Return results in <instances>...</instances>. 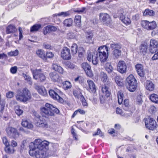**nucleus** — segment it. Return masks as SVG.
<instances>
[{
  "instance_id": "1",
  "label": "nucleus",
  "mask_w": 158,
  "mask_h": 158,
  "mask_svg": "<svg viewBox=\"0 0 158 158\" xmlns=\"http://www.w3.org/2000/svg\"><path fill=\"white\" fill-rule=\"evenodd\" d=\"M33 144V147L30 146V147L29 152L30 155L36 158H46L48 156L49 142L36 139L35 140Z\"/></svg>"
},
{
  "instance_id": "2",
  "label": "nucleus",
  "mask_w": 158,
  "mask_h": 158,
  "mask_svg": "<svg viewBox=\"0 0 158 158\" xmlns=\"http://www.w3.org/2000/svg\"><path fill=\"white\" fill-rule=\"evenodd\" d=\"M45 106V107H42L40 108L41 114L43 117L54 116L55 114H58L60 112L59 110L52 104L47 103Z\"/></svg>"
},
{
  "instance_id": "3",
  "label": "nucleus",
  "mask_w": 158,
  "mask_h": 158,
  "mask_svg": "<svg viewBox=\"0 0 158 158\" xmlns=\"http://www.w3.org/2000/svg\"><path fill=\"white\" fill-rule=\"evenodd\" d=\"M31 98L30 91L25 87L21 90H19L18 94L15 95L16 100L20 102H26L30 100Z\"/></svg>"
},
{
  "instance_id": "4",
  "label": "nucleus",
  "mask_w": 158,
  "mask_h": 158,
  "mask_svg": "<svg viewBox=\"0 0 158 158\" xmlns=\"http://www.w3.org/2000/svg\"><path fill=\"white\" fill-rule=\"evenodd\" d=\"M49 94L50 97L54 100L57 101L61 104L66 103L67 101L61 97L63 94V93L59 89L55 88L54 89L49 90Z\"/></svg>"
},
{
  "instance_id": "5",
  "label": "nucleus",
  "mask_w": 158,
  "mask_h": 158,
  "mask_svg": "<svg viewBox=\"0 0 158 158\" xmlns=\"http://www.w3.org/2000/svg\"><path fill=\"white\" fill-rule=\"evenodd\" d=\"M126 87L131 92L135 91L137 89L138 83L136 79L132 74H130L126 80Z\"/></svg>"
},
{
  "instance_id": "6",
  "label": "nucleus",
  "mask_w": 158,
  "mask_h": 158,
  "mask_svg": "<svg viewBox=\"0 0 158 158\" xmlns=\"http://www.w3.org/2000/svg\"><path fill=\"white\" fill-rule=\"evenodd\" d=\"M96 54L100 59L101 62L106 61L108 56V47L105 45L99 47Z\"/></svg>"
},
{
  "instance_id": "7",
  "label": "nucleus",
  "mask_w": 158,
  "mask_h": 158,
  "mask_svg": "<svg viewBox=\"0 0 158 158\" xmlns=\"http://www.w3.org/2000/svg\"><path fill=\"white\" fill-rule=\"evenodd\" d=\"M110 48L113 50L111 53L112 57L114 59H118L121 55V44L119 43L113 42L110 44Z\"/></svg>"
},
{
  "instance_id": "8",
  "label": "nucleus",
  "mask_w": 158,
  "mask_h": 158,
  "mask_svg": "<svg viewBox=\"0 0 158 158\" xmlns=\"http://www.w3.org/2000/svg\"><path fill=\"white\" fill-rule=\"evenodd\" d=\"M34 119L35 124L37 127L44 129L47 128L48 124L47 121L39 114L35 113Z\"/></svg>"
},
{
  "instance_id": "9",
  "label": "nucleus",
  "mask_w": 158,
  "mask_h": 158,
  "mask_svg": "<svg viewBox=\"0 0 158 158\" xmlns=\"http://www.w3.org/2000/svg\"><path fill=\"white\" fill-rule=\"evenodd\" d=\"M109 88L106 87V86L104 87H102L101 91L103 94L100 95L99 96V99L101 104H104L110 99L111 93L109 90Z\"/></svg>"
},
{
  "instance_id": "10",
  "label": "nucleus",
  "mask_w": 158,
  "mask_h": 158,
  "mask_svg": "<svg viewBox=\"0 0 158 158\" xmlns=\"http://www.w3.org/2000/svg\"><path fill=\"white\" fill-rule=\"evenodd\" d=\"M141 27L148 30H152L155 29L157 26L156 22L154 21L150 22L146 20H142L140 23Z\"/></svg>"
},
{
  "instance_id": "11",
  "label": "nucleus",
  "mask_w": 158,
  "mask_h": 158,
  "mask_svg": "<svg viewBox=\"0 0 158 158\" xmlns=\"http://www.w3.org/2000/svg\"><path fill=\"white\" fill-rule=\"evenodd\" d=\"M145 126L148 130L153 131L158 127V124L156 121L152 118L146 119L145 120Z\"/></svg>"
},
{
  "instance_id": "12",
  "label": "nucleus",
  "mask_w": 158,
  "mask_h": 158,
  "mask_svg": "<svg viewBox=\"0 0 158 158\" xmlns=\"http://www.w3.org/2000/svg\"><path fill=\"white\" fill-rule=\"evenodd\" d=\"M5 131L7 135L11 136L14 139L18 137L20 134L16 128L12 127H7L6 128Z\"/></svg>"
},
{
  "instance_id": "13",
  "label": "nucleus",
  "mask_w": 158,
  "mask_h": 158,
  "mask_svg": "<svg viewBox=\"0 0 158 158\" xmlns=\"http://www.w3.org/2000/svg\"><path fill=\"white\" fill-rule=\"evenodd\" d=\"M100 20L104 25L106 26L111 24L112 20L110 15L106 13H100L99 14Z\"/></svg>"
},
{
  "instance_id": "14",
  "label": "nucleus",
  "mask_w": 158,
  "mask_h": 158,
  "mask_svg": "<svg viewBox=\"0 0 158 158\" xmlns=\"http://www.w3.org/2000/svg\"><path fill=\"white\" fill-rule=\"evenodd\" d=\"M100 78L101 81L104 83V85L102 87H104L106 86L109 88V86L112 83L110 79L108 77L107 74L104 72H101L100 75Z\"/></svg>"
},
{
  "instance_id": "15",
  "label": "nucleus",
  "mask_w": 158,
  "mask_h": 158,
  "mask_svg": "<svg viewBox=\"0 0 158 158\" xmlns=\"http://www.w3.org/2000/svg\"><path fill=\"white\" fill-rule=\"evenodd\" d=\"M49 76L51 81L54 83L61 84L63 81L61 77L56 72H51L49 73Z\"/></svg>"
},
{
  "instance_id": "16",
  "label": "nucleus",
  "mask_w": 158,
  "mask_h": 158,
  "mask_svg": "<svg viewBox=\"0 0 158 158\" xmlns=\"http://www.w3.org/2000/svg\"><path fill=\"white\" fill-rule=\"evenodd\" d=\"M81 67L84 70L86 75L91 78L94 76L93 72L90 65L87 62H83L81 64Z\"/></svg>"
},
{
  "instance_id": "17",
  "label": "nucleus",
  "mask_w": 158,
  "mask_h": 158,
  "mask_svg": "<svg viewBox=\"0 0 158 158\" xmlns=\"http://www.w3.org/2000/svg\"><path fill=\"white\" fill-rule=\"evenodd\" d=\"M117 70L121 74L126 73L127 72V65L124 60H120L117 64Z\"/></svg>"
},
{
  "instance_id": "18",
  "label": "nucleus",
  "mask_w": 158,
  "mask_h": 158,
  "mask_svg": "<svg viewBox=\"0 0 158 158\" xmlns=\"http://www.w3.org/2000/svg\"><path fill=\"white\" fill-rule=\"evenodd\" d=\"M61 56L64 60H69L71 59V56L70 49L66 47H64L61 52Z\"/></svg>"
},
{
  "instance_id": "19",
  "label": "nucleus",
  "mask_w": 158,
  "mask_h": 158,
  "mask_svg": "<svg viewBox=\"0 0 158 158\" xmlns=\"http://www.w3.org/2000/svg\"><path fill=\"white\" fill-rule=\"evenodd\" d=\"M33 74L34 78L39 79L41 81H44L46 79V77L44 74L42 73V70L40 69L35 70Z\"/></svg>"
},
{
  "instance_id": "20",
  "label": "nucleus",
  "mask_w": 158,
  "mask_h": 158,
  "mask_svg": "<svg viewBox=\"0 0 158 158\" xmlns=\"http://www.w3.org/2000/svg\"><path fill=\"white\" fill-rule=\"evenodd\" d=\"M158 48V42L154 39H151L150 41L149 51L152 54L154 53L156 50Z\"/></svg>"
},
{
  "instance_id": "21",
  "label": "nucleus",
  "mask_w": 158,
  "mask_h": 158,
  "mask_svg": "<svg viewBox=\"0 0 158 158\" xmlns=\"http://www.w3.org/2000/svg\"><path fill=\"white\" fill-rule=\"evenodd\" d=\"M88 86L87 87V90L91 93L95 94L96 92V86L94 82L92 80H87Z\"/></svg>"
},
{
  "instance_id": "22",
  "label": "nucleus",
  "mask_w": 158,
  "mask_h": 158,
  "mask_svg": "<svg viewBox=\"0 0 158 158\" xmlns=\"http://www.w3.org/2000/svg\"><path fill=\"white\" fill-rule=\"evenodd\" d=\"M135 66L138 75L141 77H143L145 75V71L142 64H137Z\"/></svg>"
},
{
  "instance_id": "23",
  "label": "nucleus",
  "mask_w": 158,
  "mask_h": 158,
  "mask_svg": "<svg viewBox=\"0 0 158 158\" xmlns=\"http://www.w3.org/2000/svg\"><path fill=\"white\" fill-rule=\"evenodd\" d=\"M57 28L55 27L52 25H47L44 27L43 30V33L46 35L52 31H55L57 30Z\"/></svg>"
},
{
  "instance_id": "24",
  "label": "nucleus",
  "mask_w": 158,
  "mask_h": 158,
  "mask_svg": "<svg viewBox=\"0 0 158 158\" xmlns=\"http://www.w3.org/2000/svg\"><path fill=\"white\" fill-rule=\"evenodd\" d=\"M21 124L23 127L28 129H32L33 128L32 123L27 119H22Z\"/></svg>"
},
{
  "instance_id": "25",
  "label": "nucleus",
  "mask_w": 158,
  "mask_h": 158,
  "mask_svg": "<svg viewBox=\"0 0 158 158\" xmlns=\"http://www.w3.org/2000/svg\"><path fill=\"white\" fill-rule=\"evenodd\" d=\"M35 89L37 91L39 94L44 96H47V91L44 86H36Z\"/></svg>"
},
{
  "instance_id": "26",
  "label": "nucleus",
  "mask_w": 158,
  "mask_h": 158,
  "mask_svg": "<svg viewBox=\"0 0 158 158\" xmlns=\"http://www.w3.org/2000/svg\"><path fill=\"white\" fill-rule=\"evenodd\" d=\"M119 19L122 22L127 25H130L131 23L130 18L127 16H125L122 13L120 14Z\"/></svg>"
},
{
  "instance_id": "27",
  "label": "nucleus",
  "mask_w": 158,
  "mask_h": 158,
  "mask_svg": "<svg viewBox=\"0 0 158 158\" xmlns=\"http://www.w3.org/2000/svg\"><path fill=\"white\" fill-rule=\"evenodd\" d=\"M81 16L79 15H76L75 16L74 19V22L76 27L80 28L81 27Z\"/></svg>"
},
{
  "instance_id": "28",
  "label": "nucleus",
  "mask_w": 158,
  "mask_h": 158,
  "mask_svg": "<svg viewBox=\"0 0 158 158\" xmlns=\"http://www.w3.org/2000/svg\"><path fill=\"white\" fill-rule=\"evenodd\" d=\"M52 68L55 72H58L60 74H63L64 72L63 68L57 64H53L52 65Z\"/></svg>"
},
{
  "instance_id": "29",
  "label": "nucleus",
  "mask_w": 158,
  "mask_h": 158,
  "mask_svg": "<svg viewBox=\"0 0 158 158\" xmlns=\"http://www.w3.org/2000/svg\"><path fill=\"white\" fill-rule=\"evenodd\" d=\"M146 89L149 91H152L155 89V85L152 81L147 80L145 85Z\"/></svg>"
},
{
  "instance_id": "30",
  "label": "nucleus",
  "mask_w": 158,
  "mask_h": 158,
  "mask_svg": "<svg viewBox=\"0 0 158 158\" xmlns=\"http://www.w3.org/2000/svg\"><path fill=\"white\" fill-rule=\"evenodd\" d=\"M147 51L148 46L144 44H141L139 47L140 53L144 56L146 54Z\"/></svg>"
},
{
  "instance_id": "31",
  "label": "nucleus",
  "mask_w": 158,
  "mask_h": 158,
  "mask_svg": "<svg viewBox=\"0 0 158 158\" xmlns=\"http://www.w3.org/2000/svg\"><path fill=\"white\" fill-rule=\"evenodd\" d=\"M17 31V29L15 26L10 24L6 27V33L7 34L14 33L16 32Z\"/></svg>"
},
{
  "instance_id": "32",
  "label": "nucleus",
  "mask_w": 158,
  "mask_h": 158,
  "mask_svg": "<svg viewBox=\"0 0 158 158\" xmlns=\"http://www.w3.org/2000/svg\"><path fill=\"white\" fill-rule=\"evenodd\" d=\"M143 13L144 16H153L155 15V13L153 10L149 9H145L143 11Z\"/></svg>"
},
{
  "instance_id": "33",
  "label": "nucleus",
  "mask_w": 158,
  "mask_h": 158,
  "mask_svg": "<svg viewBox=\"0 0 158 158\" xmlns=\"http://www.w3.org/2000/svg\"><path fill=\"white\" fill-rule=\"evenodd\" d=\"M36 54L40 58L45 60V52L44 50L41 49H38L36 51Z\"/></svg>"
},
{
  "instance_id": "34",
  "label": "nucleus",
  "mask_w": 158,
  "mask_h": 158,
  "mask_svg": "<svg viewBox=\"0 0 158 158\" xmlns=\"http://www.w3.org/2000/svg\"><path fill=\"white\" fill-rule=\"evenodd\" d=\"M73 94L75 98L78 99H80L82 96H83L81 92L80 89H77L73 90Z\"/></svg>"
},
{
  "instance_id": "35",
  "label": "nucleus",
  "mask_w": 158,
  "mask_h": 158,
  "mask_svg": "<svg viewBox=\"0 0 158 158\" xmlns=\"http://www.w3.org/2000/svg\"><path fill=\"white\" fill-rule=\"evenodd\" d=\"M4 150L6 153L9 154H13L15 151L14 148L12 147L10 144L5 146Z\"/></svg>"
},
{
  "instance_id": "36",
  "label": "nucleus",
  "mask_w": 158,
  "mask_h": 158,
  "mask_svg": "<svg viewBox=\"0 0 158 158\" xmlns=\"http://www.w3.org/2000/svg\"><path fill=\"white\" fill-rule=\"evenodd\" d=\"M122 104V107L123 109L125 111H128L130 107L129 100L127 99H125L123 103Z\"/></svg>"
},
{
  "instance_id": "37",
  "label": "nucleus",
  "mask_w": 158,
  "mask_h": 158,
  "mask_svg": "<svg viewBox=\"0 0 158 158\" xmlns=\"http://www.w3.org/2000/svg\"><path fill=\"white\" fill-rule=\"evenodd\" d=\"M150 100L152 102L157 103H158V95L155 94H152L150 95Z\"/></svg>"
},
{
  "instance_id": "38",
  "label": "nucleus",
  "mask_w": 158,
  "mask_h": 158,
  "mask_svg": "<svg viewBox=\"0 0 158 158\" xmlns=\"http://www.w3.org/2000/svg\"><path fill=\"white\" fill-rule=\"evenodd\" d=\"M93 36V33L87 32H86V42L87 43H91Z\"/></svg>"
},
{
  "instance_id": "39",
  "label": "nucleus",
  "mask_w": 158,
  "mask_h": 158,
  "mask_svg": "<svg viewBox=\"0 0 158 158\" xmlns=\"http://www.w3.org/2000/svg\"><path fill=\"white\" fill-rule=\"evenodd\" d=\"M73 23V20L71 18L65 19L63 23L64 25L67 27H70L72 26Z\"/></svg>"
},
{
  "instance_id": "40",
  "label": "nucleus",
  "mask_w": 158,
  "mask_h": 158,
  "mask_svg": "<svg viewBox=\"0 0 158 158\" xmlns=\"http://www.w3.org/2000/svg\"><path fill=\"white\" fill-rule=\"evenodd\" d=\"M114 79L116 83L118 86H122L123 85V80L120 77L117 76L115 77Z\"/></svg>"
},
{
  "instance_id": "41",
  "label": "nucleus",
  "mask_w": 158,
  "mask_h": 158,
  "mask_svg": "<svg viewBox=\"0 0 158 158\" xmlns=\"http://www.w3.org/2000/svg\"><path fill=\"white\" fill-rule=\"evenodd\" d=\"M41 28V25L40 24H35L31 27L30 31L31 32L37 31Z\"/></svg>"
},
{
  "instance_id": "42",
  "label": "nucleus",
  "mask_w": 158,
  "mask_h": 158,
  "mask_svg": "<svg viewBox=\"0 0 158 158\" xmlns=\"http://www.w3.org/2000/svg\"><path fill=\"white\" fill-rule=\"evenodd\" d=\"M118 102L119 104H121L123 102V94L121 91H119L117 93Z\"/></svg>"
},
{
  "instance_id": "43",
  "label": "nucleus",
  "mask_w": 158,
  "mask_h": 158,
  "mask_svg": "<svg viewBox=\"0 0 158 158\" xmlns=\"http://www.w3.org/2000/svg\"><path fill=\"white\" fill-rule=\"evenodd\" d=\"M15 111L16 114L18 116L22 115L23 113V110L20 108V107L19 105H17L15 107Z\"/></svg>"
},
{
  "instance_id": "44",
  "label": "nucleus",
  "mask_w": 158,
  "mask_h": 158,
  "mask_svg": "<svg viewBox=\"0 0 158 158\" xmlns=\"http://www.w3.org/2000/svg\"><path fill=\"white\" fill-rule=\"evenodd\" d=\"M63 86V88L65 89L70 88L72 87V85L70 82L66 81L64 82H62Z\"/></svg>"
},
{
  "instance_id": "45",
  "label": "nucleus",
  "mask_w": 158,
  "mask_h": 158,
  "mask_svg": "<svg viewBox=\"0 0 158 158\" xmlns=\"http://www.w3.org/2000/svg\"><path fill=\"white\" fill-rule=\"evenodd\" d=\"M77 45L76 44L74 43L72 44L71 47V51L73 55L76 54L77 53Z\"/></svg>"
},
{
  "instance_id": "46",
  "label": "nucleus",
  "mask_w": 158,
  "mask_h": 158,
  "mask_svg": "<svg viewBox=\"0 0 158 158\" xmlns=\"http://www.w3.org/2000/svg\"><path fill=\"white\" fill-rule=\"evenodd\" d=\"M105 68L106 70L109 73H110L112 71L113 67L110 63L107 62L106 64Z\"/></svg>"
},
{
  "instance_id": "47",
  "label": "nucleus",
  "mask_w": 158,
  "mask_h": 158,
  "mask_svg": "<svg viewBox=\"0 0 158 158\" xmlns=\"http://www.w3.org/2000/svg\"><path fill=\"white\" fill-rule=\"evenodd\" d=\"M98 56L97 54L96 53H93V57L91 61L94 65H96L98 64Z\"/></svg>"
},
{
  "instance_id": "48",
  "label": "nucleus",
  "mask_w": 158,
  "mask_h": 158,
  "mask_svg": "<svg viewBox=\"0 0 158 158\" xmlns=\"http://www.w3.org/2000/svg\"><path fill=\"white\" fill-rule=\"evenodd\" d=\"M86 8L85 7H82L81 8H78L77 9L73 10L74 12L78 14H82L86 13Z\"/></svg>"
},
{
  "instance_id": "49",
  "label": "nucleus",
  "mask_w": 158,
  "mask_h": 158,
  "mask_svg": "<svg viewBox=\"0 0 158 158\" xmlns=\"http://www.w3.org/2000/svg\"><path fill=\"white\" fill-rule=\"evenodd\" d=\"M85 53V50L82 47L80 48L78 51V56L81 59L84 57Z\"/></svg>"
},
{
  "instance_id": "50",
  "label": "nucleus",
  "mask_w": 158,
  "mask_h": 158,
  "mask_svg": "<svg viewBox=\"0 0 158 158\" xmlns=\"http://www.w3.org/2000/svg\"><path fill=\"white\" fill-rule=\"evenodd\" d=\"M71 132L74 139L76 141H77L78 140V136L76 133L75 130L73 127V126L71 127Z\"/></svg>"
},
{
  "instance_id": "51",
  "label": "nucleus",
  "mask_w": 158,
  "mask_h": 158,
  "mask_svg": "<svg viewBox=\"0 0 158 158\" xmlns=\"http://www.w3.org/2000/svg\"><path fill=\"white\" fill-rule=\"evenodd\" d=\"M116 112L117 114H119L122 116H127L128 115L126 113L123 111L121 109L118 107L116 108Z\"/></svg>"
},
{
  "instance_id": "52",
  "label": "nucleus",
  "mask_w": 158,
  "mask_h": 158,
  "mask_svg": "<svg viewBox=\"0 0 158 158\" xmlns=\"http://www.w3.org/2000/svg\"><path fill=\"white\" fill-rule=\"evenodd\" d=\"M96 135H99L101 137L103 136V133L102 132L99 128H98L97 129V131L94 132L92 134V136L93 137L95 136Z\"/></svg>"
},
{
  "instance_id": "53",
  "label": "nucleus",
  "mask_w": 158,
  "mask_h": 158,
  "mask_svg": "<svg viewBox=\"0 0 158 158\" xmlns=\"http://www.w3.org/2000/svg\"><path fill=\"white\" fill-rule=\"evenodd\" d=\"M54 56V55L52 52H47L45 53V60H47L48 59L52 58Z\"/></svg>"
},
{
  "instance_id": "54",
  "label": "nucleus",
  "mask_w": 158,
  "mask_h": 158,
  "mask_svg": "<svg viewBox=\"0 0 158 158\" xmlns=\"http://www.w3.org/2000/svg\"><path fill=\"white\" fill-rule=\"evenodd\" d=\"M143 102L142 98L140 96H138L136 98V101H135V103L136 105L139 106H140Z\"/></svg>"
},
{
  "instance_id": "55",
  "label": "nucleus",
  "mask_w": 158,
  "mask_h": 158,
  "mask_svg": "<svg viewBox=\"0 0 158 158\" xmlns=\"http://www.w3.org/2000/svg\"><path fill=\"white\" fill-rule=\"evenodd\" d=\"M19 54V51L18 50L16 49L14 51H11L8 53V54L10 56H17Z\"/></svg>"
},
{
  "instance_id": "56",
  "label": "nucleus",
  "mask_w": 158,
  "mask_h": 158,
  "mask_svg": "<svg viewBox=\"0 0 158 158\" xmlns=\"http://www.w3.org/2000/svg\"><path fill=\"white\" fill-rule=\"evenodd\" d=\"M2 142L4 144L5 146L10 144L8 139L6 136H4L2 137Z\"/></svg>"
},
{
  "instance_id": "57",
  "label": "nucleus",
  "mask_w": 158,
  "mask_h": 158,
  "mask_svg": "<svg viewBox=\"0 0 158 158\" xmlns=\"http://www.w3.org/2000/svg\"><path fill=\"white\" fill-rule=\"evenodd\" d=\"M80 99L83 106H88V104L83 96H82L81 97Z\"/></svg>"
},
{
  "instance_id": "58",
  "label": "nucleus",
  "mask_w": 158,
  "mask_h": 158,
  "mask_svg": "<svg viewBox=\"0 0 158 158\" xmlns=\"http://www.w3.org/2000/svg\"><path fill=\"white\" fill-rule=\"evenodd\" d=\"M75 37V36L74 33L72 32H69L67 34V39H74Z\"/></svg>"
},
{
  "instance_id": "59",
  "label": "nucleus",
  "mask_w": 158,
  "mask_h": 158,
  "mask_svg": "<svg viewBox=\"0 0 158 158\" xmlns=\"http://www.w3.org/2000/svg\"><path fill=\"white\" fill-rule=\"evenodd\" d=\"M14 95V93L13 92L9 91L6 93V96L7 98H11L13 97Z\"/></svg>"
},
{
  "instance_id": "60",
  "label": "nucleus",
  "mask_w": 158,
  "mask_h": 158,
  "mask_svg": "<svg viewBox=\"0 0 158 158\" xmlns=\"http://www.w3.org/2000/svg\"><path fill=\"white\" fill-rule=\"evenodd\" d=\"M17 67L16 66H14L10 68V71L12 74H15L17 73Z\"/></svg>"
},
{
  "instance_id": "61",
  "label": "nucleus",
  "mask_w": 158,
  "mask_h": 158,
  "mask_svg": "<svg viewBox=\"0 0 158 158\" xmlns=\"http://www.w3.org/2000/svg\"><path fill=\"white\" fill-rule=\"evenodd\" d=\"M70 15V14L69 11H67L65 12H61L59 13L56 15L58 16H60L61 15H63L64 17H66L69 16Z\"/></svg>"
},
{
  "instance_id": "62",
  "label": "nucleus",
  "mask_w": 158,
  "mask_h": 158,
  "mask_svg": "<svg viewBox=\"0 0 158 158\" xmlns=\"http://www.w3.org/2000/svg\"><path fill=\"white\" fill-rule=\"evenodd\" d=\"M154 53H155L151 58L153 60H158V49L156 50Z\"/></svg>"
},
{
  "instance_id": "63",
  "label": "nucleus",
  "mask_w": 158,
  "mask_h": 158,
  "mask_svg": "<svg viewBox=\"0 0 158 158\" xmlns=\"http://www.w3.org/2000/svg\"><path fill=\"white\" fill-rule=\"evenodd\" d=\"M93 57V53H91L90 52L88 53L87 59L89 61L91 62V61Z\"/></svg>"
},
{
  "instance_id": "64",
  "label": "nucleus",
  "mask_w": 158,
  "mask_h": 158,
  "mask_svg": "<svg viewBox=\"0 0 158 158\" xmlns=\"http://www.w3.org/2000/svg\"><path fill=\"white\" fill-rule=\"evenodd\" d=\"M121 127V125L119 124H115L114 125V127L115 129V131H116V134H117L118 131L120 129Z\"/></svg>"
}]
</instances>
